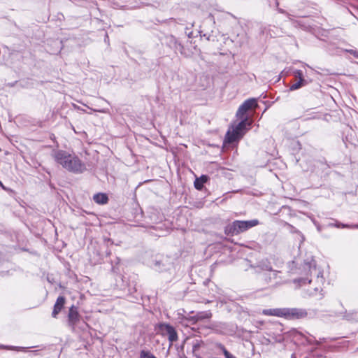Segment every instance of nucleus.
<instances>
[{
  "label": "nucleus",
  "mask_w": 358,
  "mask_h": 358,
  "mask_svg": "<svg viewBox=\"0 0 358 358\" xmlns=\"http://www.w3.org/2000/svg\"><path fill=\"white\" fill-rule=\"evenodd\" d=\"M55 161L67 171L74 173H81L86 170L85 164L76 155L66 151L59 150L52 153Z\"/></svg>",
  "instance_id": "f257e3e1"
},
{
  "label": "nucleus",
  "mask_w": 358,
  "mask_h": 358,
  "mask_svg": "<svg viewBox=\"0 0 358 358\" xmlns=\"http://www.w3.org/2000/svg\"><path fill=\"white\" fill-rule=\"evenodd\" d=\"M251 122L248 118L241 120V122L236 125H231L226 134L225 142L234 143L240 140L248 130L250 129Z\"/></svg>",
  "instance_id": "f03ea898"
},
{
  "label": "nucleus",
  "mask_w": 358,
  "mask_h": 358,
  "mask_svg": "<svg viewBox=\"0 0 358 358\" xmlns=\"http://www.w3.org/2000/svg\"><path fill=\"white\" fill-rule=\"evenodd\" d=\"M258 224L259 220L256 219L248 221L236 220L229 225L226 230L232 235H237Z\"/></svg>",
  "instance_id": "7ed1b4c3"
},
{
  "label": "nucleus",
  "mask_w": 358,
  "mask_h": 358,
  "mask_svg": "<svg viewBox=\"0 0 358 358\" xmlns=\"http://www.w3.org/2000/svg\"><path fill=\"white\" fill-rule=\"evenodd\" d=\"M257 106V100L255 99H249L245 101L238 108L236 112V117L243 120V118H248L245 116V113L252 108Z\"/></svg>",
  "instance_id": "20e7f679"
},
{
  "label": "nucleus",
  "mask_w": 358,
  "mask_h": 358,
  "mask_svg": "<svg viewBox=\"0 0 358 358\" xmlns=\"http://www.w3.org/2000/svg\"><path fill=\"white\" fill-rule=\"evenodd\" d=\"M307 316V312L305 309L302 308H286L285 319L287 320H298L304 318Z\"/></svg>",
  "instance_id": "39448f33"
},
{
  "label": "nucleus",
  "mask_w": 358,
  "mask_h": 358,
  "mask_svg": "<svg viewBox=\"0 0 358 358\" xmlns=\"http://www.w3.org/2000/svg\"><path fill=\"white\" fill-rule=\"evenodd\" d=\"M159 329L163 335L168 336L169 341L172 343L178 340V334L173 327L168 324H162Z\"/></svg>",
  "instance_id": "423d86ee"
},
{
  "label": "nucleus",
  "mask_w": 358,
  "mask_h": 358,
  "mask_svg": "<svg viewBox=\"0 0 358 358\" xmlns=\"http://www.w3.org/2000/svg\"><path fill=\"white\" fill-rule=\"evenodd\" d=\"M80 315L78 313V308L75 306H72L69 310L68 314V324L72 329L75 328V326L80 321Z\"/></svg>",
  "instance_id": "0eeeda50"
},
{
  "label": "nucleus",
  "mask_w": 358,
  "mask_h": 358,
  "mask_svg": "<svg viewBox=\"0 0 358 358\" xmlns=\"http://www.w3.org/2000/svg\"><path fill=\"white\" fill-rule=\"evenodd\" d=\"M212 317V313L210 310L208 311H203L199 312L196 315L192 317H185V319L192 322V324H194L198 321H201L206 319H210Z\"/></svg>",
  "instance_id": "6e6552de"
},
{
  "label": "nucleus",
  "mask_w": 358,
  "mask_h": 358,
  "mask_svg": "<svg viewBox=\"0 0 358 358\" xmlns=\"http://www.w3.org/2000/svg\"><path fill=\"white\" fill-rule=\"evenodd\" d=\"M65 301H66V299L63 296H59L57 298L56 303L54 305L53 311L52 313V316L54 318H56L57 317V315L59 313V312L64 308Z\"/></svg>",
  "instance_id": "1a4fd4ad"
},
{
  "label": "nucleus",
  "mask_w": 358,
  "mask_h": 358,
  "mask_svg": "<svg viewBox=\"0 0 358 358\" xmlns=\"http://www.w3.org/2000/svg\"><path fill=\"white\" fill-rule=\"evenodd\" d=\"M262 313L265 315H273L285 318L286 308L265 309L263 310Z\"/></svg>",
  "instance_id": "9d476101"
},
{
  "label": "nucleus",
  "mask_w": 358,
  "mask_h": 358,
  "mask_svg": "<svg viewBox=\"0 0 358 358\" xmlns=\"http://www.w3.org/2000/svg\"><path fill=\"white\" fill-rule=\"evenodd\" d=\"M270 272L268 278L266 279L267 282H271L273 280H274L275 284L282 282L281 278L278 276L279 273H280V271L271 270Z\"/></svg>",
  "instance_id": "9b49d317"
},
{
  "label": "nucleus",
  "mask_w": 358,
  "mask_h": 358,
  "mask_svg": "<svg viewBox=\"0 0 358 358\" xmlns=\"http://www.w3.org/2000/svg\"><path fill=\"white\" fill-rule=\"evenodd\" d=\"M208 180V177L206 175H202L201 177L196 178L194 182V187L198 190H201L204 183H206Z\"/></svg>",
  "instance_id": "f8f14e48"
},
{
  "label": "nucleus",
  "mask_w": 358,
  "mask_h": 358,
  "mask_svg": "<svg viewBox=\"0 0 358 358\" xmlns=\"http://www.w3.org/2000/svg\"><path fill=\"white\" fill-rule=\"evenodd\" d=\"M94 201L99 204H106L108 201V196L103 193H98L94 195Z\"/></svg>",
  "instance_id": "ddd939ff"
},
{
  "label": "nucleus",
  "mask_w": 358,
  "mask_h": 358,
  "mask_svg": "<svg viewBox=\"0 0 358 358\" xmlns=\"http://www.w3.org/2000/svg\"><path fill=\"white\" fill-rule=\"evenodd\" d=\"M304 269H308L310 272H312L313 270L315 271V262L313 258L304 262Z\"/></svg>",
  "instance_id": "4468645a"
},
{
  "label": "nucleus",
  "mask_w": 358,
  "mask_h": 358,
  "mask_svg": "<svg viewBox=\"0 0 358 358\" xmlns=\"http://www.w3.org/2000/svg\"><path fill=\"white\" fill-rule=\"evenodd\" d=\"M259 267H260L261 269L264 270V271H270L272 270V266H271L270 262L267 259L262 260V262H260L259 263Z\"/></svg>",
  "instance_id": "2eb2a0df"
},
{
  "label": "nucleus",
  "mask_w": 358,
  "mask_h": 358,
  "mask_svg": "<svg viewBox=\"0 0 358 358\" xmlns=\"http://www.w3.org/2000/svg\"><path fill=\"white\" fill-rule=\"evenodd\" d=\"M306 84V81L299 80L290 86V90H296Z\"/></svg>",
  "instance_id": "dca6fc26"
},
{
  "label": "nucleus",
  "mask_w": 358,
  "mask_h": 358,
  "mask_svg": "<svg viewBox=\"0 0 358 358\" xmlns=\"http://www.w3.org/2000/svg\"><path fill=\"white\" fill-rule=\"evenodd\" d=\"M329 227H335L337 228H351L352 227L348 224H345L340 223L338 222H336V223H330L329 224Z\"/></svg>",
  "instance_id": "f3484780"
},
{
  "label": "nucleus",
  "mask_w": 358,
  "mask_h": 358,
  "mask_svg": "<svg viewBox=\"0 0 358 358\" xmlns=\"http://www.w3.org/2000/svg\"><path fill=\"white\" fill-rule=\"evenodd\" d=\"M0 348H4V349H8V350H17V351H23V350H25V349H27V348H24V347H14V346H5V345H0Z\"/></svg>",
  "instance_id": "a211bd4d"
},
{
  "label": "nucleus",
  "mask_w": 358,
  "mask_h": 358,
  "mask_svg": "<svg viewBox=\"0 0 358 358\" xmlns=\"http://www.w3.org/2000/svg\"><path fill=\"white\" fill-rule=\"evenodd\" d=\"M294 76L296 78L299 79V80L305 81L303 78V73L301 70H296L294 71Z\"/></svg>",
  "instance_id": "6ab92c4d"
},
{
  "label": "nucleus",
  "mask_w": 358,
  "mask_h": 358,
  "mask_svg": "<svg viewBox=\"0 0 358 358\" xmlns=\"http://www.w3.org/2000/svg\"><path fill=\"white\" fill-rule=\"evenodd\" d=\"M202 344H203V342L199 341H196L193 344V346H192L193 352H196V350H198L200 348V347L201 346Z\"/></svg>",
  "instance_id": "aec40b11"
},
{
  "label": "nucleus",
  "mask_w": 358,
  "mask_h": 358,
  "mask_svg": "<svg viewBox=\"0 0 358 358\" xmlns=\"http://www.w3.org/2000/svg\"><path fill=\"white\" fill-rule=\"evenodd\" d=\"M223 354H224L225 358H236L233 355H231L230 352H229L225 348L223 349Z\"/></svg>",
  "instance_id": "412c9836"
},
{
  "label": "nucleus",
  "mask_w": 358,
  "mask_h": 358,
  "mask_svg": "<svg viewBox=\"0 0 358 358\" xmlns=\"http://www.w3.org/2000/svg\"><path fill=\"white\" fill-rule=\"evenodd\" d=\"M98 111H99V112H101V113H107V112H108V111H107V110H105V109L99 110H98Z\"/></svg>",
  "instance_id": "4be33fe9"
},
{
  "label": "nucleus",
  "mask_w": 358,
  "mask_h": 358,
  "mask_svg": "<svg viewBox=\"0 0 358 358\" xmlns=\"http://www.w3.org/2000/svg\"><path fill=\"white\" fill-rule=\"evenodd\" d=\"M159 264H160L159 262H155V266H159Z\"/></svg>",
  "instance_id": "5701e85b"
},
{
  "label": "nucleus",
  "mask_w": 358,
  "mask_h": 358,
  "mask_svg": "<svg viewBox=\"0 0 358 358\" xmlns=\"http://www.w3.org/2000/svg\"><path fill=\"white\" fill-rule=\"evenodd\" d=\"M0 185H2V183H1V181H0Z\"/></svg>",
  "instance_id": "b1692460"
},
{
  "label": "nucleus",
  "mask_w": 358,
  "mask_h": 358,
  "mask_svg": "<svg viewBox=\"0 0 358 358\" xmlns=\"http://www.w3.org/2000/svg\"><path fill=\"white\" fill-rule=\"evenodd\" d=\"M357 227H358V225H357Z\"/></svg>",
  "instance_id": "393cba45"
}]
</instances>
